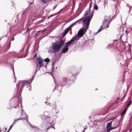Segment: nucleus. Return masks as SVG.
Segmentation results:
<instances>
[{
  "instance_id": "1",
  "label": "nucleus",
  "mask_w": 132,
  "mask_h": 132,
  "mask_svg": "<svg viewBox=\"0 0 132 132\" xmlns=\"http://www.w3.org/2000/svg\"><path fill=\"white\" fill-rule=\"evenodd\" d=\"M93 11L89 12V16L86 17L82 21L84 27L81 28L78 31L77 35L80 37L83 36L89 28L90 22L93 15Z\"/></svg>"
},
{
  "instance_id": "2",
  "label": "nucleus",
  "mask_w": 132,
  "mask_h": 132,
  "mask_svg": "<svg viewBox=\"0 0 132 132\" xmlns=\"http://www.w3.org/2000/svg\"><path fill=\"white\" fill-rule=\"evenodd\" d=\"M65 40L63 39H60L59 41L52 43V46L49 48L48 52L49 53H54L59 51L61 47L63 45Z\"/></svg>"
},
{
  "instance_id": "3",
  "label": "nucleus",
  "mask_w": 132,
  "mask_h": 132,
  "mask_svg": "<svg viewBox=\"0 0 132 132\" xmlns=\"http://www.w3.org/2000/svg\"><path fill=\"white\" fill-rule=\"evenodd\" d=\"M75 80V76L74 75H72L71 73H69L67 78H65L64 79L61 84V86H59V87H57V89L60 92L61 91L62 86L65 85L69 84L71 82Z\"/></svg>"
},
{
  "instance_id": "4",
  "label": "nucleus",
  "mask_w": 132,
  "mask_h": 132,
  "mask_svg": "<svg viewBox=\"0 0 132 132\" xmlns=\"http://www.w3.org/2000/svg\"><path fill=\"white\" fill-rule=\"evenodd\" d=\"M43 60L41 57H39L37 60V63L36 64V71L34 74V76L36 75V72L38 71L42 67L43 65Z\"/></svg>"
},
{
  "instance_id": "5",
  "label": "nucleus",
  "mask_w": 132,
  "mask_h": 132,
  "mask_svg": "<svg viewBox=\"0 0 132 132\" xmlns=\"http://www.w3.org/2000/svg\"><path fill=\"white\" fill-rule=\"evenodd\" d=\"M34 76H33V77L29 80L28 81H27L24 82L22 85L20 89V92L21 93L23 89V88L24 86L26 85H29L32 81L34 79Z\"/></svg>"
},
{
  "instance_id": "6",
  "label": "nucleus",
  "mask_w": 132,
  "mask_h": 132,
  "mask_svg": "<svg viewBox=\"0 0 132 132\" xmlns=\"http://www.w3.org/2000/svg\"><path fill=\"white\" fill-rule=\"evenodd\" d=\"M34 76H33V77L29 80L28 81H27L24 82L22 85L20 89V92L21 93L23 89V88L24 86L26 85H29L32 81L34 79Z\"/></svg>"
},
{
  "instance_id": "7",
  "label": "nucleus",
  "mask_w": 132,
  "mask_h": 132,
  "mask_svg": "<svg viewBox=\"0 0 132 132\" xmlns=\"http://www.w3.org/2000/svg\"><path fill=\"white\" fill-rule=\"evenodd\" d=\"M112 122V121H111L108 123H107L106 128L108 132H109L111 130L117 128L119 126L118 124L116 127H112L111 125Z\"/></svg>"
},
{
  "instance_id": "8",
  "label": "nucleus",
  "mask_w": 132,
  "mask_h": 132,
  "mask_svg": "<svg viewBox=\"0 0 132 132\" xmlns=\"http://www.w3.org/2000/svg\"><path fill=\"white\" fill-rule=\"evenodd\" d=\"M18 103L17 104V105H15L14 104H10V106L11 107V108H16L18 106H19L20 104H21V106H22V99L20 96L18 98Z\"/></svg>"
},
{
  "instance_id": "9",
  "label": "nucleus",
  "mask_w": 132,
  "mask_h": 132,
  "mask_svg": "<svg viewBox=\"0 0 132 132\" xmlns=\"http://www.w3.org/2000/svg\"><path fill=\"white\" fill-rule=\"evenodd\" d=\"M106 19V21L104 20L102 23V25L103 28H108L109 27V25L110 23V22L109 21V18Z\"/></svg>"
},
{
  "instance_id": "10",
  "label": "nucleus",
  "mask_w": 132,
  "mask_h": 132,
  "mask_svg": "<svg viewBox=\"0 0 132 132\" xmlns=\"http://www.w3.org/2000/svg\"><path fill=\"white\" fill-rule=\"evenodd\" d=\"M32 128L33 129H34L35 132H43L42 130H40L35 126H32Z\"/></svg>"
},
{
  "instance_id": "11",
  "label": "nucleus",
  "mask_w": 132,
  "mask_h": 132,
  "mask_svg": "<svg viewBox=\"0 0 132 132\" xmlns=\"http://www.w3.org/2000/svg\"><path fill=\"white\" fill-rule=\"evenodd\" d=\"M69 48L67 47H64L62 50L61 52L63 53H66L68 50Z\"/></svg>"
},
{
  "instance_id": "12",
  "label": "nucleus",
  "mask_w": 132,
  "mask_h": 132,
  "mask_svg": "<svg viewBox=\"0 0 132 132\" xmlns=\"http://www.w3.org/2000/svg\"><path fill=\"white\" fill-rule=\"evenodd\" d=\"M21 115L23 116L22 117H25V118L28 116L26 113L24 112V110L21 108Z\"/></svg>"
},
{
  "instance_id": "13",
  "label": "nucleus",
  "mask_w": 132,
  "mask_h": 132,
  "mask_svg": "<svg viewBox=\"0 0 132 132\" xmlns=\"http://www.w3.org/2000/svg\"><path fill=\"white\" fill-rule=\"evenodd\" d=\"M71 28L69 26L68 28L65 29L63 33V36H64L66 35Z\"/></svg>"
},
{
  "instance_id": "14",
  "label": "nucleus",
  "mask_w": 132,
  "mask_h": 132,
  "mask_svg": "<svg viewBox=\"0 0 132 132\" xmlns=\"http://www.w3.org/2000/svg\"><path fill=\"white\" fill-rule=\"evenodd\" d=\"M77 35H78L77 34ZM78 36H77L76 35L75 36V37H73L71 39L72 40L73 42L78 40L79 39V38L81 37H80L78 35Z\"/></svg>"
},
{
  "instance_id": "15",
  "label": "nucleus",
  "mask_w": 132,
  "mask_h": 132,
  "mask_svg": "<svg viewBox=\"0 0 132 132\" xmlns=\"http://www.w3.org/2000/svg\"><path fill=\"white\" fill-rule=\"evenodd\" d=\"M25 119V117H21L19 118L14 119V121L13 123H15V124L16 123V122L19 120H22L23 119Z\"/></svg>"
},
{
  "instance_id": "16",
  "label": "nucleus",
  "mask_w": 132,
  "mask_h": 132,
  "mask_svg": "<svg viewBox=\"0 0 132 132\" xmlns=\"http://www.w3.org/2000/svg\"><path fill=\"white\" fill-rule=\"evenodd\" d=\"M73 42L72 39H71L69 41L65 43V47H68V46H69L71 43Z\"/></svg>"
},
{
  "instance_id": "17",
  "label": "nucleus",
  "mask_w": 132,
  "mask_h": 132,
  "mask_svg": "<svg viewBox=\"0 0 132 132\" xmlns=\"http://www.w3.org/2000/svg\"><path fill=\"white\" fill-rule=\"evenodd\" d=\"M123 31H124L123 29H120V38L121 37L122 35L123 34Z\"/></svg>"
},
{
  "instance_id": "18",
  "label": "nucleus",
  "mask_w": 132,
  "mask_h": 132,
  "mask_svg": "<svg viewBox=\"0 0 132 132\" xmlns=\"http://www.w3.org/2000/svg\"><path fill=\"white\" fill-rule=\"evenodd\" d=\"M22 81H19L18 83L16 84V87L18 89L20 86L22 84Z\"/></svg>"
},
{
  "instance_id": "19",
  "label": "nucleus",
  "mask_w": 132,
  "mask_h": 132,
  "mask_svg": "<svg viewBox=\"0 0 132 132\" xmlns=\"http://www.w3.org/2000/svg\"><path fill=\"white\" fill-rule=\"evenodd\" d=\"M103 26H101L100 28V29L98 30L96 34H97L98 33V32H100L101 31V30H103L104 28H102L103 27Z\"/></svg>"
},
{
  "instance_id": "20",
  "label": "nucleus",
  "mask_w": 132,
  "mask_h": 132,
  "mask_svg": "<svg viewBox=\"0 0 132 132\" xmlns=\"http://www.w3.org/2000/svg\"><path fill=\"white\" fill-rule=\"evenodd\" d=\"M43 117H44L45 119H50V117L48 116H45V115H43ZM48 120V119H47Z\"/></svg>"
},
{
  "instance_id": "21",
  "label": "nucleus",
  "mask_w": 132,
  "mask_h": 132,
  "mask_svg": "<svg viewBox=\"0 0 132 132\" xmlns=\"http://www.w3.org/2000/svg\"><path fill=\"white\" fill-rule=\"evenodd\" d=\"M76 23L75 22L70 25L69 27L71 28L72 27L75 25Z\"/></svg>"
},
{
  "instance_id": "22",
  "label": "nucleus",
  "mask_w": 132,
  "mask_h": 132,
  "mask_svg": "<svg viewBox=\"0 0 132 132\" xmlns=\"http://www.w3.org/2000/svg\"><path fill=\"white\" fill-rule=\"evenodd\" d=\"M44 61L45 62H48L50 61V60L48 58H47L46 59H45Z\"/></svg>"
},
{
  "instance_id": "23",
  "label": "nucleus",
  "mask_w": 132,
  "mask_h": 132,
  "mask_svg": "<svg viewBox=\"0 0 132 132\" xmlns=\"http://www.w3.org/2000/svg\"><path fill=\"white\" fill-rule=\"evenodd\" d=\"M83 18V17H82V18H80V19H79L78 20H77L75 22H76V23H77L78 22H79L80 21H81L82 19Z\"/></svg>"
},
{
  "instance_id": "24",
  "label": "nucleus",
  "mask_w": 132,
  "mask_h": 132,
  "mask_svg": "<svg viewBox=\"0 0 132 132\" xmlns=\"http://www.w3.org/2000/svg\"><path fill=\"white\" fill-rule=\"evenodd\" d=\"M94 8L95 10H97L98 9V6L96 5H94Z\"/></svg>"
},
{
  "instance_id": "25",
  "label": "nucleus",
  "mask_w": 132,
  "mask_h": 132,
  "mask_svg": "<svg viewBox=\"0 0 132 132\" xmlns=\"http://www.w3.org/2000/svg\"><path fill=\"white\" fill-rule=\"evenodd\" d=\"M88 11H85V13L84 14V16H85L88 15Z\"/></svg>"
},
{
  "instance_id": "26",
  "label": "nucleus",
  "mask_w": 132,
  "mask_h": 132,
  "mask_svg": "<svg viewBox=\"0 0 132 132\" xmlns=\"http://www.w3.org/2000/svg\"><path fill=\"white\" fill-rule=\"evenodd\" d=\"M14 124H15V123H13L12 125L10 126L9 129H10V130Z\"/></svg>"
},
{
  "instance_id": "27",
  "label": "nucleus",
  "mask_w": 132,
  "mask_h": 132,
  "mask_svg": "<svg viewBox=\"0 0 132 132\" xmlns=\"http://www.w3.org/2000/svg\"><path fill=\"white\" fill-rule=\"evenodd\" d=\"M92 3V2H91L90 3V4L89 5V12H90V8L91 7Z\"/></svg>"
},
{
  "instance_id": "28",
  "label": "nucleus",
  "mask_w": 132,
  "mask_h": 132,
  "mask_svg": "<svg viewBox=\"0 0 132 132\" xmlns=\"http://www.w3.org/2000/svg\"><path fill=\"white\" fill-rule=\"evenodd\" d=\"M126 112V111H125V110H123V111L121 113V115H123L125 114V113Z\"/></svg>"
},
{
  "instance_id": "29",
  "label": "nucleus",
  "mask_w": 132,
  "mask_h": 132,
  "mask_svg": "<svg viewBox=\"0 0 132 132\" xmlns=\"http://www.w3.org/2000/svg\"><path fill=\"white\" fill-rule=\"evenodd\" d=\"M108 18H109V21H110V19L109 18V17H108L107 16H105L104 17L105 19V20H104L106 21V19H107Z\"/></svg>"
},
{
  "instance_id": "30",
  "label": "nucleus",
  "mask_w": 132,
  "mask_h": 132,
  "mask_svg": "<svg viewBox=\"0 0 132 132\" xmlns=\"http://www.w3.org/2000/svg\"><path fill=\"white\" fill-rule=\"evenodd\" d=\"M41 1L43 3L46 4L47 3L46 1L45 0H41Z\"/></svg>"
},
{
  "instance_id": "31",
  "label": "nucleus",
  "mask_w": 132,
  "mask_h": 132,
  "mask_svg": "<svg viewBox=\"0 0 132 132\" xmlns=\"http://www.w3.org/2000/svg\"><path fill=\"white\" fill-rule=\"evenodd\" d=\"M131 102V101H130L129 102V103H128V104L127 105V107H128L130 105Z\"/></svg>"
},
{
  "instance_id": "32",
  "label": "nucleus",
  "mask_w": 132,
  "mask_h": 132,
  "mask_svg": "<svg viewBox=\"0 0 132 132\" xmlns=\"http://www.w3.org/2000/svg\"><path fill=\"white\" fill-rule=\"evenodd\" d=\"M28 29H29V28H28L27 29V30L26 31V32H25V33H24L25 34L27 33V32H28Z\"/></svg>"
},
{
  "instance_id": "33",
  "label": "nucleus",
  "mask_w": 132,
  "mask_h": 132,
  "mask_svg": "<svg viewBox=\"0 0 132 132\" xmlns=\"http://www.w3.org/2000/svg\"><path fill=\"white\" fill-rule=\"evenodd\" d=\"M57 6V5H55L54 7H53V10H54V9Z\"/></svg>"
},
{
  "instance_id": "34",
  "label": "nucleus",
  "mask_w": 132,
  "mask_h": 132,
  "mask_svg": "<svg viewBox=\"0 0 132 132\" xmlns=\"http://www.w3.org/2000/svg\"><path fill=\"white\" fill-rule=\"evenodd\" d=\"M12 70H13V73L14 74V68L13 67Z\"/></svg>"
},
{
  "instance_id": "35",
  "label": "nucleus",
  "mask_w": 132,
  "mask_h": 132,
  "mask_svg": "<svg viewBox=\"0 0 132 132\" xmlns=\"http://www.w3.org/2000/svg\"><path fill=\"white\" fill-rule=\"evenodd\" d=\"M118 13H119V12L118 11H116L115 12V14H117Z\"/></svg>"
},
{
  "instance_id": "36",
  "label": "nucleus",
  "mask_w": 132,
  "mask_h": 132,
  "mask_svg": "<svg viewBox=\"0 0 132 132\" xmlns=\"http://www.w3.org/2000/svg\"><path fill=\"white\" fill-rule=\"evenodd\" d=\"M128 108V107H127V108H126L124 110H125V111H126L127 110V109Z\"/></svg>"
},
{
  "instance_id": "37",
  "label": "nucleus",
  "mask_w": 132,
  "mask_h": 132,
  "mask_svg": "<svg viewBox=\"0 0 132 132\" xmlns=\"http://www.w3.org/2000/svg\"><path fill=\"white\" fill-rule=\"evenodd\" d=\"M26 12V10L25 11L23 12V13L22 15H23L25 13V12Z\"/></svg>"
},
{
  "instance_id": "38",
  "label": "nucleus",
  "mask_w": 132,
  "mask_h": 132,
  "mask_svg": "<svg viewBox=\"0 0 132 132\" xmlns=\"http://www.w3.org/2000/svg\"><path fill=\"white\" fill-rule=\"evenodd\" d=\"M33 2H32L30 3V4H29V5H29L30 6L33 3Z\"/></svg>"
},
{
  "instance_id": "39",
  "label": "nucleus",
  "mask_w": 132,
  "mask_h": 132,
  "mask_svg": "<svg viewBox=\"0 0 132 132\" xmlns=\"http://www.w3.org/2000/svg\"><path fill=\"white\" fill-rule=\"evenodd\" d=\"M132 128H131V129H130L129 131V132H131V130H132Z\"/></svg>"
},
{
  "instance_id": "40",
  "label": "nucleus",
  "mask_w": 132,
  "mask_h": 132,
  "mask_svg": "<svg viewBox=\"0 0 132 132\" xmlns=\"http://www.w3.org/2000/svg\"><path fill=\"white\" fill-rule=\"evenodd\" d=\"M42 21V20H40L39 21V23H40Z\"/></svg>"
},
{
  "instance_id": "41",
  "label": "nucleus",
  "mask_w": 132,
  "mask_h": 132,
  "mask_svg": "<svg viewBox=\"0 0 132 132\" xmlns=\"http://www.w3.org/2000/svg\"><path fill=\"white\" fill-rule=\"evenodd\" d=\"M52 127V126H50V127H48V128H47V129H48V128H50V127Z\"/></svg>"
},
{
  "instance_id": "42",
  "label": "nucleus",
  "mask_w": 132,
  "mask_h": 132,
  "mask_svg": "<svg viewBox=\"0 0 132 132\" xmlns=\"http://www.w3.org/2000/svg\"><path fill=\"white\" fill-rule=\"evenodd\" d=\"M14 40V38L13 37L12 39V40Z\"/></svg>"
},
{
  "instance_id": "43",
  "label": "nucleus",
  "mask_w": 132,
  "mask_h": 132,
  "mask_svg": "<svg viewBox=\"0 0 132 132\" xmlns=\"http://www.w3.org/2000/svg\"><path fill=\"white\" fill-rule=\"evenodd\" d=\"M37 54H36L35 55V56H34V57H36V56H37Z\"/></svg>"
},
{
  "instance_id": "44",
  "label": "nucleus",
  "mask_w": 132,
  "mask_h": 132,
  "mask_svg": "<svg viewBox=\"0 0 132 132\" xmlns=\"http://www.w3.org/2000/svg\"><path fill=\"white\" fill-rule=\"evenodd\" d=\"M10 129H9L7 132H9V131H10Z\"/></svg>"
},
{
  "instance_id": "45",
  "label": "nucleus",
  "mask_w": 132,
  "mask_h": 132,
  "mask_svg": "<svg viewBox=\"0 0 132 132\" xmlns=\"http://www.w3.org/2000/svg\"><path fill=\"white\" fill-rule=\"evenodd\" d=\"M51 104L50 103H48V105H51Z\"/></svg>"
},
{
  "instance_id": "46",
  "label": "nucleus",
  "mask_w": 132,
  "mask_h": 132,
  "mask_svg": "<svg viewBox=\"0 0 132 132\" xmlns=\"http://www.w3.org/2000/svg\"><path fill=\"white\" fill-rule=\"evenodd\" d=\"M116 123H117L118 124V122H116Z\"/></svg>"
},
{
  "instance_id": "47",
  "label": "nucleus",
  "mask_w": 132,
  "mask_h": 132,
  "mask_svg": "<svg viewBox=\"0 0 132 132\" xmlns=\"http://www.w3.org/2000/svg\"><path fill=\"white\" fill-rule=\"evenodd\" d=\"M86 129V128H85L84 129V130H85Z\"/></svg>"
},
{
  "instance_id": "48",
  "label": "nucleus",
  "mask_w": 132,
  "mask_h": 132,
  "mask_svg": "<svg viewBox=\"0 0 132 132\" xmlns=\"http://www.w3.org/2000/svg\"><path fill=\"white\" fill-rule=\"evenodd\" d=\"M28 86H30V87H31L30 85H29H29ZM30 88H31V87H30Z\"/></svg>"
},
{
  "instance_id": "49",
  "label": "nucleus",
  "mask_w": 132,
  "mask_h": 132,
  "mask_svg": "<svg viewBox=\"0 0 132 132\" xmlns=\"http://www.w3.org/2000/svg\"><path fill=\"white\" fill-rule=\"evenodd\" d=\"M56 88L57 87V86L56 85Z\"/></svg>"
},
{
  "instance_id": "50",
  "label": "nucleus",
  "mask_w": 132,
  "mask_h": 132,
  "mask_svg": "<svg viewBox=\"0 0 132 132\" xmlns=\"http://www.w3.org/2000/svg\"><path fill=\"white\" fill-rule=\"evenodd\" d=\"M28 120H27V122H28Z\"/></svg>"
},
{
  "instance_id": "51",
  "label": "nucleus",
  "mask_w": 132,
  "mask_h": 132,
  "mask_svg": "<svg viewBox=\"0 0 132 132\" xmlns=\"http://www.w3.org/2000/svg\"><path fill=\"white\" fill-rule=\"evenodd\" d=\"M85 131V130H84L83 131H82V132H84Z\"/></svg>"
},
{
  "instance_id": "52",
  "label": "nucleus",
  "mask_w": 132,
  "mask_h": 132,
  "mask_svg": "<svg viewBox=\"0 0 132 132\" xmlns=\"http://www.w3.org/2000/svg\"><path fill=\"white\" fill-rule=\"evenodd\" d=\"M47 124H49V122H47Z\"/></svg>"
},
{
  "instance_id": "53",
  "label": "nucleus",
  "mask_w": 132,
  "mask_h": 132,
  "mask_svg": "<svg viewBox=\"0 0 132 132\" xmlns=\"http://www.w3.org/2000/svg\"><path fill=\"white\" fill-rule=\"evenodd\" d=\"M50 124L51 125V123L50 122Z\"/></svg>"
},
{
  "instance_id": "54",
  "label": "nucleus",
  "mask_w": 132,
  "mask_h": 132,
  "mask_svg": "<svg viewBox=\"0 0 132 132\" xmlns=\"http://www.w3.org/2000/svg\"><path fill=\"white\" fill-rule=\"evenodd\" d=\"M47 103V102H45V103Z\"/></svg>"
},
{
  "instance_id": "55",
  "label": "nucleus",
  "mask_w": 132,
  "mask_h": 132,
  "mask_svg": "<svg viewBox=\"0 0 132 132\" xmlns=\"http://www.w3.org/2000/svg\"><path fill=\"white\" fill-rule=\"evenodd\" d=\"M30 125L31 126V127L32 126L31 125H30Z\"/></svg>"
},
{
  "instance_id": "56",
  "label": "nucleus",
  "mask_w": 132,
  "mask_h": 132,
  "mask_svg": "<svg viewBox=\"0 0 132 132\" xmlns=\"http://www.w3.org/2000/svg\"><path fill=\"white\" fill-rule=\"evenodd\" d=\"M55 109H56V108H55Z\"/></svg>"
},
{
  "instance_id": "57",
  "label": "nucleus",
  "mask_w": 132,
  "mask_h": 132,
  "mask_svg": "<svg viewBox=\"0 0 132 132\" xmlns=\"http://www.w3.org/2000/svg\"><path fill=\"white\" fill-rule=\"evenodd\" d=\"M58 113V112H56V113Z\"/></svg>"
},
{
  "instance_id": "58",
  "label": "nucleus",
  "mask_w": 132,
  "mask_h": 132,
  "mask_svg": "<svg viewBox=\"0 0 132 132\" xmlns=\"http://www.w3.org/2000/svg\"><path fill=\"white\" fill-rule=\"evenodd\" d=\"M0 132H1V131H0Z\"/></svg>"
}]
</instances>
